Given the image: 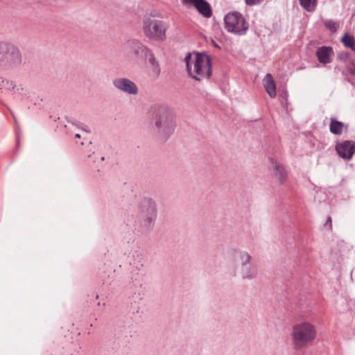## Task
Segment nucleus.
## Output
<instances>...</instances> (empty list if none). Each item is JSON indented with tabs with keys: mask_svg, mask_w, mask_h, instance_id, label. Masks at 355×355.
Wrapping results in <instances>:
<instances>
[{
	"mask_svg": "<svg viewBox=\"0 0 355 355\" xmlns=\"http://www.w3.org/2000/svg\"><path fill=\"white\" fill-rule=\"evenodd\" d=\"M341 41L346 47L351 49L354 51H355V41L353 36L346 33L342 37Z\"/></svg>",
	"mask_w": 355,
	"mask_h": 355,
	"instance_id": "f3484780",
	"label": "nucleus"
},
{
	"mask_svg": "<svg viewBox=\"0 0 355 355\" xmlns=\"http://www.w3.org/2000/svg\"><path fill=\"white\" fill-rule=\"evenodd\" d=\"M114 87L128 94L136 95L138 94V87L137 85L131 80L127 78H117L113 80Z\"/></svg>",
	"mask_w": 355,
	"mask_h": 355,
	"instance_id": "9d476101",
	"label": "nucleus"
},
{
	"mask_svg": "<svg viewBox=\"0 0 355 355\" xmlns=\"http://www.w3.org/2000/svg\"><path fill=\"white\" fill-rule=\"evenodd\" d=\"M333 53V49L330 46L320 47L316 51V55L320 62L327 64L330 62V55Z\"/></svg>",
	"mask_w": 355,
	"mask_h": 355,
	"instance_id": "4468645a",
	"label": "nucleus"
},
{
	"mask_svg": "<svg viewBox=\"0 0 355 355\" xmlns=\"http://www.w3.org/2000/svg\"><path fill=\"white\" fill-rule=\"evenodd\" d=\"M336 150L342 158L349 159L355 152V142L347 140L337 143Z\"/></svg>",
	"mask_w": 355,
	"mask_h": 355,
	"instance_id": "9b49d317",
	"label": "nucleus"
},
{
	"mask_svg": "<svg viewBox=\"0 0 355 355\" xmlns=\"http://www.w3.org/2000/svg\"><path fill=\"white\" fill-rule=\"evenodd\" d=\"M76 125L86 132H90V130L87 128V125H84L83 124H76Z\"/></svg>",
	"mask_w": 355,
	"mask_h": 355,
	"instance_id": "b1692460",
	"label": "nucleus"
},
{
	"mask_svg": "<svg viewBox=\"0 0 355 355\" xmlns=\"http://www.w3.org/2000/svg\"><path fill=\"white\" fill-rule=\"evenodd\" d=\"M348 130V125L338 121L335 118L331 119L329 124V130L334 135H341L343 131L347 132Z\"/></svg>",
	"mask_w": 355,
	"mask_h": 355,
	"instance_id": "dca6fc26",
	"label": "nucleus"
},
{
	"mask_svg": "<svg viewBox=\"0 0 355 355\" xmlns=\"http://www.w3.org/2000/svg\"><path fill=\"white\" fill-rule=\"evenodd\" d=\"M12 116H13V119L15 120V116H14V114L12 113Z\"/></svg>",
	"mask_w": 355,
	"mask_h": 355,
	"instance_id": "c756f323",
	"label": "nucleus"
},
{
	"mask_svg": "<svg viewBox=\"0 0 355 355\" xmlns=\"http://www.w3.org/2000/svg\"><path fill=\"white\" fill-rule=\"evenodd\" d=\"M75 137L76 138H80V134H76Z\"/></svg>",
	"mask_w": 355,
	"mask_h": 355,
	"instance_id": "bb28decb",
	"label": "nucleus"
},
{
	"mask_svg": "<svg viewBox=\"0 0 355 355\" xmlns=\"http://www.w3.org/2000/svg\"><path fill=\"white\" fill-rule=\"evenodd\" d=\"M325 26L332 32H336L338 28V24L331 20H327L324 22Z\"/></svg>",
	"mask_w": 355,
	"mask_h": 355,
	"instance_id": "aec40b11",
	"label": "nucleus"
},
{
	"mask_svg": "<svg viewBox=\"0 0 355 355\" xmlns=\"http://www.w3.org/2000/svg\"><path fill=\"white\" fill-rule=\"evenodd\" d=\"M157 218V206L150 198H144L139 205L136 223L139 232L149 233L154 227Z\"/></svg>",
	"mask_w": 355,
	"mask_h": 355,
	"instance_id": "20e7f679",
	"label": "nucleus"
},
{
	"mask_svg": "<svg viewBox=\"0 0 355 355\" xmlns=\"http://www.w3.org/2000/svg\"><path fill=\"white\" fill-rule=\"evenodd\" d=\"M22 64L21 53L18 47L8 42L3 64L11 69L18 68Z\"/></svg>",
	"mask_w": 355,
	"mask_h": 355,
	"instance_id": "1a4fd4ad",
	"label": "nucleus"
},
{
	"mask_svg": "<svg viewBox=\"0 0 355 355\" xmlns=\"http://www.w3.org/2000/svg\"><path fill=\"white\" fill-rule=\"evenodd\" d=\"M182 1L184 5L193 6L205 17H210L212 15L211 7L205 0H182Z\"/></svg>",
	"mask_w": 355,
	"mask_h": 355,
	"instance_id": "f8f14e48",
	"label": "nucleus"
},
{
	"mask_svg": "<svg viewBox=\"0 0 355 355\" xmlns=\"http://www.w3.org/2000/svg\"><path fill=\"white\" fill-rule=\"evenodd\" d=\"M212 42L216 48L220 49V46L214 41L212 40Z\"/></svg>",
	"mask_w": 355,
	"mask_h": 355,
	"instance_id": "a878e982",
	"label": "nucleus"
},
{
	"mask_svg": "<svg viewBox=\"0 0 355 355\" xmlns=\"http://www.w3.org/2000/svg\"><path fill=\"white\" fill-rule=\"evenodd\" d=\"M151 130L160 138L166 139L176 127L175 114L172 109L164 104L155 105L151 107Z\"/></svg>",
	"mask_w": 355,
	"mask_h": 355,
	"instance_id": "f257e3e1",
	"label": "nucleus"
},
{
	"mask_svg": "<svg viewBox=\"0 0 355 355\" xmlns=\"http://www.w3.org/2000/svg\"><path fill=\"white\" fill-rule=\"evenodd\" d=\"M189 74L197 80L209 78L211 75V61L205 53H197L192 55L189 53L185 59Z\"/></svg>",
	"mask_w": 355,
	"mask_h": 355,
	"instance_id": "7ed1b4c3",
	"label": "nucleus"
},
{
	"mask_svg": "<svg viewBox=\"0 0 355 355\" xmlns=\"http://www.w3.org/2000/svg\"><path fill=\"white\" fill-rule=\"evenodd\" d=\"M270 161L271 164V168L273 171L275 177L278 180L280 184H282L285 183L288 178V173L285 167L272 158Z\"/></svg>",
	"mask_w": 355,
	"mask_h": 355,
	"instance_id": "ddd939ff",
	"label": "nucleus"
},
{
	"mask_svg": "<svg viewBox=\"0 0 355 355\" xmlns=\"http://www.w3.org/2000/svg\"><path fill=\"white\" fill-rule=\"evenodd\" d=\"M245 3L248 6H254L261 3L263 0H245Z\"/></svg>",
	"mask_w": 355,
	"mask_h": 355,
	"instance_id": "5701e85b",
	"label": "nucleus"
},
{
	"mask_svg": "<svg viewBox=\"0 0 355 355\" xmlns=\"http://www.w3.org/2000/svg\"><path fill=\"white\" fill-rule=\"evenodd\" d=\"M316 336V328L311 322L303 321L293 326L291 338L295 349L299 350L308 347Z\"/></svg>",
	"mask_w": 355,
	"mask_h": 355,
	"instance_id": "39448f33",
	"label": "nucleus"
},
{
	"mask_svg": "<svg viewBox=\"0 0 355 355\" xmlns=\"http://www.w3.org/2000/svg\"><path fill=\"white\" fill-rule=\"evenodd\" d=\"M123 51L130 59L137 61L146 60L152 69V76L157 78L160 73V68L153 51L145 44L137 40H129L123 44Z\"/></svg>",
	"mask_w": 355,
	"mask_h": 355,
	"instance_id": "f03ea898",
	"label": "nucleus"
},
{
	"mask_svg": "<svg viewBox=\"0 0 355 355\" xmlns=\"http://www.w3.org/2000/svg\"><path fill=\"white\" fill-rule=\"evenodd\" d=\"M264 88L271 98L277 95L276 85L270 73H267L263 80Z\"/></svg>",
	"mask_w": 355,
	"mask_h": 355,
	"instance_id": "2eb2a0df",
	"label": "nucleus"
},
{
	"mask_svg": "<svg viewBox=\"0 0 355 355\" xmlns=\"http://www.w3.org/2000/svg\"><path fill=\"white\" fill-rule=\"evenodd\" d=\"M236 274H237L236 271V270H234V271H233V275H234V276H236Z\"/></svg>",
	"mask_w": 355,
	"mask_h": 355,
	"instance_id": "cd10ccee",
	"label": "nucleus"
},
{
	"mask_svg": "<svg viewBox=\"0 0 355 355\" xmlns=\"http://www.w3.org/2000/svg\"><path fill=\"white\" fill-rule=\"evenodd\" d=\"M331 222H332V220H331V218L330 216H329V217L327 218V221H326V223H325V225H325V226L329 225V230H331V228H332V224H331Z\"/></svg>",
	"mask_w": 355,
	"mask_h": 355,
	"instance_id": "393cba45",
	"label": "nucleus"
},
{
	"mask_svg": "<svg viewBox=\"0 0 355 355\" xmlns=\"http://www.w3.org/2000/svg\"><path fill=\"white\" fill-rule=\"evenodd\" d=\"M101 161H103V160H104V157H102L101 158Z\"/></svg>",
	"mask_w": 355,
	"mask_h": 355,
	"instance_id": "c85d7f7f",
	"label": "nucleus"
},
{
	"mask_svg": "<svg viewBox=\"0 0 355 355\" xmlns=\"http://www.w3.org/2000/svg\"><path fill=\"white\" fill-rule=\"evenodd\" d=\"M300 3L306 10L312 12L315 9L317 0H300Z\"/></svg>",
	"mask_w": 355,
	"mask_h": 355,
	"instance_id": "a211bd4d",
	"label": "nucleus"
},
{
	"mask_svg": "<svg viewBox=\"0 0 355 355\" xmlns=\"http://www.w3.org/2000/svg\"><path fill=\"white\" fill-rule=\"evenodd\" d=\"M347 70L350 74L355 75V64L353 62L349 61L347 64Z\"/></svg>",
	"mask_w": 355,
	"mask_h": 355,
	"instance_id": "412c9836",
	"label": "nucleus"
},
{
	"mask_svg": "<svg viewBox=\"0 0 355 355\" xmlns=\"http://www.w3.org/2000/svg\"><path fill=\"white\" fill-rule=\"evenodd\" d=\"M230 255L232 259L239 258L240 264L238 266V272L243 280H253L257 278L258 266L247 251L233 248L230 249Z\"/></svg>",
	"mask_w": 355,
	"mask_h": 355,
	"instance_id": "423d86ee",
	"label": "nucleus"
},
{
	"mask_svg": "<svg viewBox=\"0 0 355 355\" xmlns=\"http://www.w3.org/2000/svg\"><path fill=\"white\" fill-rule=\"evenodd\" d=\"M168 26L164 21L157 19L154 16L146 15L143 19V32L150 40L163 42L166 39V31Z\"/></svg>",
	"mask_w": 355,
	"mask_h": 355,
	"instance_id": "0eeeda50",
	"label": "nucleus"
},
{
	"mask_svg": "<svg viewBox=\"0 0 355 355\" xmlns=\"http://www.w3.org/2000/svg\"><path fill=\"white\" fill-rule=\"evenodd\" d=\"M349 56V53L348 52L340 53L338 55V58H340V60L346 61V62L348 60Z\"/></svg>",
	"mask_w": 355,
	"mask_h": 355,
	"instance_id": "4be33fe9",
	"label": "nucleus"
},
{
	"mask_svg": "<svg viewBox=\"0 0 355 355\" xmlns=\"http://www.w3.org/2000/svg\"><path fill=\"white\" fill-rule=\"evenodd\" d=\"M226 30L238 35H243L248 29V25L243 16L237 12L227 14L224 18Z\"/></svg>",
	"mask_w": 355,
	"mask_h": 355,
	"instance_id": "6e6552de",
	"label": "nucleus"
},
{
	"mask_svg": "<svg viewBox=\"0 0 355 355\" xmlns=\"http://www.w3.org/2000/svg\"><path fill=\"white\" fill-rule=\"evenodd\" d=\"M8 42H0V65L3 64V58L7 48Z\"/></svg>",
	"mask_w": 355,
	"mask_h": 355,
	"instance_id": "6ab92c4d",
	"label": "nucleus"
}]
</instances>
